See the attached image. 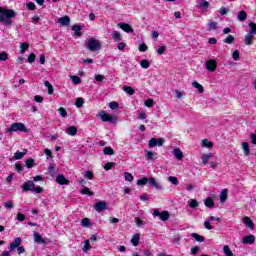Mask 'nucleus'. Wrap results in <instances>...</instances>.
I'll list each match as a JSON object with an SVG mask.
<instances>
[{
  "label": "nucleus",
  "mask_w": 256,
  "mask_h": 256,
  "mask_svg": "<svg viewBox=\"0 0 256 256\" xmlns=\"http://www.w3.org/2000/svg\"><path fill=\"white\" fill-rule=\"evenodd\" d=\"M15 17H17V12H15V10L4 8L0 14V23H4V25L7 26L13 25L11 19H15Z\"/></svg>",
  "instance_id": "obj_1"
},
{
  "label": "nucleus",
  "mask_w": 256,
  "mask_h": 256,
  "mask_svg": "<svg viewBox=\"0 0 256 256\" xmlns=\"http://www.w3.org/2000/svg\"><path fill=\"white\" fill-rule=\"evenodd\" d=\"M89 51H101V42L95 38H90L86 44Z\"/></svg>",
  "instance_id": "obj_2"
},
{
  "label": "nucleus",
  "mask_w": 256,
  "mask_h": 256,
  "mask_svg": "<svg viewBox=\"0 0 256 256\" xmlns=\"http://www.w3.org/2000/svg\"><path fill=\"white\" fill-rule=\"evenodd\" d=\"M17 131H22V133H27L29 130L25 127L23 123H13L10 128L6 129V133H13Z\"/></svg>",
  "instance_id": "obj_3"
},
{
  "label": "nucleus",
  "mask_w": 256,
  "mask_h": 256,
  "mask_svg": "<svg viewBox=\"0 0 256 256\" xmlns=\"http://www.w3.org/2000/svg\"><path fill=\"white\" fill-rule=\"evenodd\" d=\"M97 117H100L101 121H103L104 123H117V117L107 114L105 110L99 112Z\"/></svg>",
  "instance_id": "obj_4"
},
{
  "label": "nucleus",
  "mask_w": 256,
  "mask_h": 256,
  "mask_svg": "<svg viewBox=\"0 0 256 256\" xmlns=\"http://www.w3.org/2000/svg\"><path fill=\"white\" fill-rule=\"evenodd\" d=\"M153 217H159L161 221H168L170 215L167 211L159 212V210L155 209L153 212Z\"/></svg>",
  "instance_id": "obj_5"
},
{
  "label": "nucleus",
  "mask_w": 256,
  "mask_h": 256,
  "mask_svg": "<svg viewBox=\"0 0 256 256\" xmlns=\"http://www.w3.org/2000/svg\"><path fill=\"white\" fill-rule=\"evenodd\" d=\"M209 7H211V4L208 1L196 3V9H200V11H202V13H207Z\"/></svg>",
  "instance_id": "obj_6"
},
{
  "label": "nucleus",
  "mask_w": 256,
  "mask_h": 256,
  "mask_svg": "<svg viewBox=\"0 0 256 256\" xmlns=\"http://www.w3.org/2000/svg\"><path fill=\"white\" fill-rule=\"evenodd\" d=\"M206 69L209 70L211 73L217 71V61H215L214 59L206 61Z\"/></svg>",
  "instance_id": "obj_7"
},
{
  "label": "nucleus",
  "mask_w": 256,
  "mask_h": 256,
  "mask_svg": "<svg viewBox=\"0 0 256 256\" xmlns=\"http://www.w3.org/2000/svg\"><path fill=\"white\" fill-rule=\"evenodd\" d=\"M94 209L98 213H101V211H105V209H107V202L105 201L96 202V204L94 205Z\"/></svg>",
  "instance_id": "obj_8"
},
{
  "label": "nucleus",
  "mask_w": 256,
  "mask_h": 256,
  "mask_svg": "<svg viewBox=\"0 0 256 256\" xmlns=\"http://www.w3.org/2000/svg\"><path fill=\"white\" fill-rule=\"evenodd\" d=\"M23 191H33L35 189V183L33 181H26L22 185Z\"/></svg>",
  "instance_id": "obj_9"
},
{
  "label": "nucleus",
  "mask_w": 256,
  "mask_h": 256,
  "mask_svg": "<svg viewBox=\"0 0 256 256\" xmlns=\"http://www.w3.org/2000/svg\"><path fill=\"white\" fill-rule=\"evenodd\" d=\"M34 243H38V245H45L47 242L43 239L42 236L39 235V232H34Z\"/></svg>",
  "instance_id": "obj_10"
},
{
  "label": "nucleus",
  "mask_w": 256,
  "mask_h": 256,
  "mask_svg": "<svg viewBox=\"0 0 256 256\" xmlns=\"http://www.w3.org/2000/svg\"><path fill=\"white\" fill-rule=\"evenodd\" d=\"M148 183L150 187H154V189H157L158 191H161V189H163V187L159 183H157V180H155V178L153 177L148 179Z\"/></svg>",
  "instance_id": "obj_11"
},
{
  "label": "nucleus",
  "mask_w": 256,
  "mask_h": 256,
  "mask_svg": "<svg viewBox=\"0 0 256 256\" xmlns=\"http://www.w3.org/2000/svg\"><path fill=\"white\" fill-rule=\"evenodd\" d=\"M21 238L18 237L16 238L13 243L10 244L9 246V251L12 252V251H15V249L19 248V245H21Z\"/></svg>",
  "instance_id": "obj_12"
},
{
  "label": "nucleus",
  "mask_w": 256,
  "mask_h": 256,
  "mask_svg": "<svg viewBox=\"0 0 256 256\" xmlns=\"http://www.w3.org/2000/svg\"><path fill=\"white\" fill-rule=\"evenodd\" d=\"M242 243L244 245H253L255 243V236L254 235H248L242 239Z\"/></svg>",
  "instance_id": "obj_13"
},
{
  "label": "nucleus",
  "mask_w": 256,
  "mask_h": 256,
  "mask_svg": "<svg viewBox=\"0 0 256 256\" xmlns=\"http://www.w3.org/2000/svg\"><path fill=\"white\" fill-rule=\"evenodd\" d=\"M118 27H120L122 31H125V33H133V28H131V25L127 23H119Z\"/></svg>",
  "instance_id": "obj_14"
},
{
  "label": "nucleus",
  "mask_w": 256,
  "mask_h": 256,
  "mask_svg": "<svg viewBox=\"0 0 256 256\" xmlns=\"http://www.w3.org/2000/svg\"><path fill=\"white\" fill-rule=\"evenodd\" d=\"M56 182L59 185H69V180L65 178L63 175H58L56 178Z\"/></svg>",
  "instance_id": "obj_15"
},
{
  "label": "nucleus",
  "mask_w": 256,
  "mask_h": 256,
  "mask_svg": "<svg viewBox=\"0 0 256 256\" xmlns=\"http://www.w3.org/2000/svg\"><path fill=\"white\" fill-rule=\"evenodd\" d=\"M58 23H61L63 27H67L71 23V18L69 16H64L59 18Z\"/></svg>",
  "instance_id": "obj_16"
},
{
  "label": "nucleus",
  "mask_w": 256,
  "mask_h": 256,
  "mask_svg": "<svg viewBox=\"0 0 256 256\" xmlns=\"http://www.w3.org/2000/svg\"><path fill=\"white\" fill-rule=\"evenodd\" d=\"M173 155L176 159H178V161H181L183 159V151H181V149L179 148H175L173 150Z\"/></svg>",
  "instance_id": "obj_17"
},
{
  "label": "nucleus",
  "mask_w": 256,
  "mask_h": 256,
  "mask_svg": "<svg viewBox=\"0 0 256 256\" xmlns=\"http://www.w3.org/2000/svg\"><path fill=\"white\" fill-rule=\"evenodd\" d=\"M241 145H242V149H243L245 157H248L249 153H251V149L249 148V143L242 142Z\"/></svg>",
  "instance_id": "obj_18"
},
{
  "label": "nucleus",
  "mask_w": 256,
  "mask_h": 256,
  "mask_svg": "<svg viewBox=\"0 0 256 256\" xmlns=\"http://www.w3.org/2000/svg\"><path fill=\"white\" fill-rule=\"evenodd\" d=\"M66 133L67 135H71L72 137H75V135H77V127L75 126H69L66 129Z\"/></svg>",
  "instance_id": "obj_19"
},
{
  "label": "nucleus",
  "mask_w": 256,
  "mask_h": 256,
  "mask_svg": "<svg viewBox=\"0 0 256 256\" xmlns=\"http://www.w3.org/2000/svg\"><path fill=\"white\" fill-rule=\"evenodd\" d=\"M205 207H208L209 209H213L215 207V201L212 200V198H206L204 200Z\"/></svg>",
  "instance_id": "obj_20"
},
{
  "label": "nucleus",
  "mask_w": 256,
  "mask_h": 256,
  "mask_svg": "<svg viewBox=\"0 0 256 256\" xmlns=\"http://www.w3.org/2000/svg\"><path fill=\"white\" fill-rule=\"evenodd\" d=\"M81 195H88L89 197H93L95 195V193H93V191H91L89 188L84 187L80 190Z\"/></svg>",
  "instance_id": "obj_21"
},
{
  "label": "nucleus",
  "mask_w": 256,
  "mask_h": 256,
  "mask_svg": "<svg viewBox=\"0 0 256 256\" xmlns=\"http://www.w3.org/2000/svg\"><path fill=\"white\" fill-rule=\"evenodd\" d=\"M25 155H27V149H24L23 152L17 151V152L14 154L13 159H16V160L23 159V157H25Z\"/></svg>",
  "instance_id": "obj_22"
},
{
  "label": "nucleus",
  "mask_w": 256,
  "mask_h": 256,
  "mask_svg": "<svg viewBox=\"0 0 256 256\" xmlns=\"http://www.w3.org/2000/svg\"><path fill=\"white\" fill-rule=\"evenodd\" d=\"M242 221H243L244 225L249 227V229H253V220H251V218L245 216Z\"/></svg>",
  "instance_id": "obj_23"
},
{
  "label": "nucleus",
  "mask_w": 256,
  "mask_h": 256,
  "mask_svg": "<svg viewBox=\"0 0 256 256\" xmlns=\"http://www.w3.org/2000/svg\"><path fill=\"white\" fill-rule=\"evenodd\" d=\"M145 153H146L145 157H146L147 161H153V159H155V156L157 155V154H155V152H152L149 150H146Z\"/></svg>",
  "instance_id": "obj_24"
},
{
  "label": "nucleus",
  "mask_w": 256,
  "mask_h": 256,
  "mask_svg": "<svg viewBox=\"0 0 256 256\" xmlns=\"http://www.w3.org/2000/svg\"><path fill=\"white\" fill-rule=\"evenodd\" d=\"M245 45H253V34L248 33L245 36Z\"/></svg>",
  "instance_id": "obj_25"
},
{
  "label": "nucleus",
  "mask_w": 256,
  "mask_h": 256,
  "mask_svg": "<svg viewBox=\"0 0 256 256\" xmlns=\"http://www.w3.org/2000/svg\"><path fill=\"white\" fill-rule=\"evenodd\" d=\"M248 26H249V33H250V35H256V24L253 23V22H250L248 24Z\"/></svg>",
  "instance_id": "obj_26"
},
{
  "label": "nucleus",
  "mask_w": 256,
  "mask_h": 256,
  "mask_svg": "<svg viewBox=\"0 0 256 256\" xmlns=\"http://www.w3.org/2000/svg\"><path fill=\"white\" fill-rule=\"evenodd\" d=\"M238 20L239 21H246L247 20V12H245V10H242L238 13Z\"/></svg>",
  "instance_id": "obj_27"
},
{
  "label": "nucleus",
  "mask_w": 256,
  "mask_h": 256,
  "mask_svg": "<svg viewBox=\"0 0 256 256\" xmlns=\"http://www.w3.org/2000/svg\"><path fill=\"white\" fill-rule=\"evenodd\" d=\"M123 91H125L127 95H135V90L131 86H124Z\"/></svg>",
  "instance_id": "obj_28"
},
{
  "label": "nucleus",
  "mask_w": 256,
  "mask_h": 256,
  "mask_svg": "<svg viewBox=\"0 0 256 256\" xmlns=\"http://www.w3.org/2000/svg\"><path fill=\"white\" fill-rule=\"evenodd\" d=\"M188 205L191 207V209H196V207H199V202H197L195 199H190L188 201Z\"/></svg>",
  "instance_id": "obj_29"
},
{
  "label": "nucleus",
  "mask_w": 256,
  "mask_h": 256,
  "mask_svg": "<svg viewBox=\"0 0 256 256\" xmlns=\"http://www.w3.org/2000/svg\"><path fill=\"white\" fill-rule=\"evenodd\" d=\"M192 237H193V239L198 241V243H203V241H205V237H203L197 233H192Z\"/></svg>",
  "instance_id": "obj_30"
},
{
  "label": "nucleus",
  "mask_w": 256,
  "mask_h": 256,
  "mask_svg": "<svg viewBox=\"0 0 256 256\" xmlns=\"http://www.w3.org/2000/svg\"><path fill=\"white\" fill-rule=\"evenodd\" d=\"M192 86L195 87V89H197L200 93H203L205 91L203 86L201 84H199L197 81H194L192 83Z\"/></svg>",
  "instance_id": "obj_31"
},
{
  "label": "nucleus",
  "mask_w": 256,
  "mask_h": 256,
  "mask_svg": "<svg viewBox=\"0 0 256 256\" xmlns=\"http://www.w3.org/2000/svg\"><path fill=\"white\" fill-rule=\"evenodd\" d=\"M235 41V37L233 35H228L224 40L223 43H227V45H231Z\"/></svg>",
  "instance_id": "obj_32"
},
{
  "label": "nucleus",
  "mask_w": 256,
  "mask_h": 256,
  "mask_svg": "<svg viewBox=\"0 0 256 256\" xmlns=\"http://www.w3.org/2000/svg\"><path fill=\"white\" fill-rule=\"evenodd\" d=\"M139 239H140L139 234H136L132 237L131 243L132 245H134V247H137V245H139Z\"/></svg>",
  "instance_id": "obj_33"
},
{
  "label": "nucleus",
  "mask_w": 256,
  "mask_h": 256,
  "mask_svg": "<svg viewBox=\"0 0 256 256\" xmlns=\"http://www.w3.org/2000/svg\"><path fill=\"white\" fill-rule=\"evenodd\" d=\"M220 201L221 203H225V201H227V189L222 190L220 193Z\"/></svg>",
  "instance_id": "obj_34"
},
{
  "label": "nucleus",
  "mask_w": 256,
  "mask_h": 256,
  "mask_svg": "<svg viewBox=\"0 0 256 256\" xmlns=\"http://www.w3.org/2000/svg\"><path fill=\"white\" fill-rule=\"evenodd\" d=\"M89 249H91V242L89 240H85L82 251L84 253H87V251H89Z\"/></svg>",
  "instance_id": "obj_35"
},
{
  "label": "nucleus",
  "mask_w": 256,
  "mask_h": 256,
  "mask_svg": "<svg viewBox=\"0 0 256 256\" xmlns=\"http://www.w3.org/2000/svg\"><path fill=\"white\" fill-rule=\"evenodd\" d=\"M103 153L104 155H115V150L111 147H105Z\"/></svg>",
  "instance_id": "obj_36"
},
{
  "label": "nucleus",
  "mask_w": 256,
  "mask_h": 256,
  "mask_svg": "<svg viewBox=\"0 0 256 256\" xmlns=\"http://www.w3.org/2000/svg\"><path fill=\"white\" fill-rule=\"evenodd\" d=\"M29 49V45L27 43H20V53L23 55L25 51Z\"/></svg>",
  "instance_id": "obj_37"
},
{
  "label": "nucleus",
  "mask_w": 256,
  "mask_h": 256,
  "mask_svg": "<svg viewBox=\"0 0 256 256\" xmlns=\"http://www.w3.org/2000/svg\"><path fill=\"white\" fill-rule=\"evenodd\" d=\"M213 157V155L211 154H204L202 155V161L204 163V165H207V163H209V160Z\"/></svg>",
  "instance_id": "obj_38"
},
{
  "label": "nucleus",
  "mask_w": 256,
  "mask_h": 256,
  "mask_svg": "<svg viewBox=\"0 0 256 256\" xmlns=\"http://www.w3.org/2000/svg\"><path fill=\"white\" fill-rule=\"evenodd\" d=\"M223 251L226 256H233V252L231 251V248L228 245H225L223 247Z\"/></svg>",
  "instance_id": "obj_39"
},
{
  "label": "nucleus",
  "mask_w": 256,
  "mask_h": 256,
  "mask_svg": "<svg viewBox=\"0 0 256 256\" xmlns=\"http://www.w3.org/2000/svg\"><path fill=\"white\" fill-rule=\"evenodd\" d=\"M202 147H207L208 149L213 147V142L207 140V139H204L202 140Z\"/></svg>",
  "instance_id": "obj_40"
},
{
  "label": "nucleus",
  "mask_w": 256,
  "mask_h": 256,
  "mask_svg": "<svg viewBox=\"0 0 256 256\" xmlns=\"http://www.w3.org/2000/svg\"><path fill=\"white\" fill-rule=\"evenodd\" d=\"M72 31H74L75 35H77V36L81 35V26L73 25L72 26Z\"/></svg>",
  "instance_id": "obj_41"
},
{
  "label": "nucleus",
  "mask_w": 256,
  "mask_h": 256,
  "mask_svg": "<svg viewBox=\"0 0 256 256\" xmlns=\"http://www.w3.org/2000/svg\"><path fill=\"white\" fill-rule=\"evenodd\" d=\"M168 181L172 183V185H179V179L175 176L168 177Z\"/></svg>",
  "instance_id": "obj_42"
},
{
  "label": "nucleus",
  "mask_w": 256,
  "mask_h": 256,
  "mask_svg": "<svg viewBox=\"0 0 256 256\" xmlns=\"http://www.w3.org/2000/svg\"><path fill=\"white\" fill-rule=\"evenodd\" d=\"M140 67H142V69H149V60L147 59L141 60Z\"/></svg>",
  "instance_id": "obj_43"
},
{
  "label": "nucleus",
  "mask_w": 256,
  "mask_h": 256,
  "mask_svg": "<svg viewBox=\"0 0 256 256\" xmlns=\"http://www.w3.org/2000/svg\"><path fill=\"white\" fill-rule=\"evenodd\" d=\"M149 183V178L143 177L140 180H137V185H147Z\"/></svg>",
  "instance_id": "obj_44"
},
{
  "label": "nucleus",
  "mask_w": 256,
  "mask_h": 256,
  "mask_svg": "<svg viewBox=\"0 0 256 256\" xmlns=\"http://www.w3.org/2000/svg\"><path fill=\"white\" fill-rule=\"evenodd\" d=\"M70 79L74 85H79V83H81V78L78 76H70Z\"/></svg>",
  "instance_id": "obj_45"
},
{
  "label": "nucleus",
  "mask_w": 256,
  "mask_h": 256,
  "mask_svg": "<svg viewBox=\"0 0 256 256\" xmlns=\"http://www.w3.org/2000/svg\"><path fill=\"white\" fill-rule=\"evenodd\" d=\"M26 166L28 167V169H31V167L35 166V160H33L32 158L27 159Z\"/></svg>",
  "instance_id": "obj_46"
},
{
  "label": "nucleus",
  "mask_w": 256,
  "mask_h": 256,
  "mask_svg": "<svg viewBox=\"0 0 256 256\" xmlns=\"http://www.w3.org/2000/svg\"><path fill=\"white\" fill-rule=\"evenodd\" d=\"M113 167H115V162H108V163H106V164L104 165V169H105L106 171H109V170L113 169Z\"/></svg>",
  "instance_id": "obj_47"
},
{
  "label": "nucleus",
  "mask_w": 256,
  "mask_h": 256,
  "mask_svg": "<svg viewBox=\"0 0 256 256\" xmlns=\"http://www.w3.org/2000/svg\"><path fill=\"white\" fill-rule=\"evenodd\" d=\"M124 178L126 181H129V183H131V181H133L134 177H133V174L129 173V172H126L124 174Z\"/></svg>",
  "instance_id": "obj_48"
},
{
  "label": "nucleus",
  "mask_w": 256,
  "mask_h": 256,
  "mask_svg": "<svg viewBox=\"0 0 256 256\" xmlns=\"http://www.w3.org/2000/svg\"><path fill=\"white\" fill-rule=\"evenodd\" d=\"M112 39H114V41H121V33L115 31L112 35Z\"/></svg>",
  "instance_id": "obj_49"
},
{
  "label": "nucleus",
  "mask_w": 256,
  "mask_h": 256,
  "mask_svg": "<svg viewBox=\"0 0 256 256\" xmlns=\"http://www.w3.org/2000/svg\"><path fill=\"white\" fill-rule=\"evenodd\" d=\"M148 146L151 147V148L157 147V140H156V138H151L149 140Z\"/></svg>",
  "instance_id": "obj_50"
},
{
  "label": "nucleus",
  "mask_w": 256,
  "mask_h": 256,
  "mask_svg": "<svg viewBox=\"0 0 256 256\" xmlns=\"http://www.w3.org/2000/svg\"><path fill=\"white\" fill-rule=\"evenodd\" d=\"M90 223H91V221L89 220V218H84L81 221L82 227H89Z\"/></svg>",
  "instance_id": "obj_51"
},
{
  "label": "nucleus",
  "mask_w": 256,
  "mask_h": 256,
  "mask_svg": "<svg viewBox=\"0 0 256 256\" xmlns=\"http://www.w3.org/2000/svg\"><path fill=\"white\" fill-rule=\"evenodd\" d=\"M59 115H61L63 118L67 117V110H65V108L60 107L58 109Z\"/></svg>",
  "instance_id": "obj_52"
},
{
  "label": "nucleus",
  "mask_w": 256,
  "mask_h": 256,
  "mask_svg": "<svg viewBox=\"0 0 256 256\" xmlns=\"http://www.w3.org/2000/svg\"><path fill=\"white\" fill-rule=\"evenodd\" d=\"M9 59V54L7 52L0 53V61H7Z\"/></svg>",
  "instance_id": "obj_53"
},
{
  "label": "nucleus",
  "mask_w": 256,
  "mask_h": 256,
  "mask_svg": "<svg viewBox=\"0 0 256 256\" xmlns=\"http://www.w3.org/2000/svg\"><path fill=\"white\" fill-rule=\"evenodd\" d=\"M109 107L112 110L119 109V103H117L116 101L110 102Z\"/></svg>",
  "instance_id": "obj_54"
},
{
  "label": "nucleus",
  "mask_w": 256,
  "mask_h": 256,
  "mask_svg": "<svg viewBox=\"0 0 256 256\" xmlns=\"http://www.w3.org/2000/svg\"><path fill=\"white\" fill-rule=\"evenodd\" d=\"M84 103H85V102L83 101V98H78V99L76 100L75 105H76V107L81 108V107H83V104H84Z\"/></svg>",
  "instance_id": "obj_55"
},
{
  "label": "nucleus",
  "mask_w": 256,
  "mask_h": 256,
  "mask_svg": "<svg viewBox=\"0 0 256 256\" xmlns=\"http://www.w3.org/2000/svg\"><path fill=\"white\" fill-rule=\"evenodd\" d=\"M105 79V76L101 75V74H97L95 76V80L98 82V83H103V80Z\"/></svg>",
  "instance_id": "obj_56"
},
{
  "label": "nucleus",
  "mask_w": 256,
  "mask_h": 256,
  "mask_svg": "<svg viewBox=\"0 0 256 256\" xmlns=\"http://www.w3.org/2000/svg\"><path fill=\"white\" fill-rule=\"evenodd\" d=\"M165 51H167V47H165V46H160V47L157 49L158 55H163V53H165Z\"/></svg>",
  "instance_id": "obj_57"
},
{
  "label": "nucleus",
  "mask_w": 256,
  "mask_h": 256,
  "mask_svg": "<svg viewBox=\"0 0 256 256\" xmlns=\"http://www.w3.org/2000/svg\"><path fill=\"white\" fill-rule=\"evenodd\" d=\"M84 177H85L86 179L92 180L93 177H94V175H93V173H92L91 171H86V172L84 173Z\"/></svg>",
  "instance_id": "obj_58"
},
{
  "label": "nucleus",
  "mask_w": 256,
  "mask_h": 256,
  "mask_svg": "<svg viewBox=\"0 0 256 256\" xmlns=\"http://www.w3.org/2000/svg\"><path fill=\"white\" fill-rule=\"evenodd\" d=\"M204 227H205V229H208V231H211V229H213V226L211 225V222L208 221V220H206L204 222Z\"/></svg>",
  "instance_id": "obj_59"
},
{
  "label": "nucleus",
  "mask_w": 256,
  "mask_h": 256,
  "mask_svg": "<svg viewBox=\"0 0 256 256\" xmlns=\"http://www.w3.org/2000/svg\"><path fill=\"white\" fill-rule=\"evenodd\" d=\"M135 223L137 227H143V225H145V223L143 222V220H141V218H135Z\"/></svg>",
  "instance_id": "obj_60"
},
{
  "label": "nucleus",
  "mask_w": 256,
  "mask_h": 256,
  "mask_svg": "<svg viewBox=\"0 0 256 256\" xmlns=\"http://www.w3.org/2000/svg\"><path fill=\"white\" fill-rule=\"evenodd\" d=\"M234 61H239V50H235L232 54Z\"/></svg>",
  "instance_id": "obj_61"
},
{
  "label": "nucleus",
  "mask_w": 256,
  "mask_h": 256,
  "mask_svg": "<svg viewBox=\"0 0 256 256\" xmlns=\"http://www.w3.org/2000/svg\"><path fill=\"white\" fill-rule=\"evenodd\" d=\"M28 63H35V54L32 53L28 56Z\"/></svg>",
  "instance_id": "obj_62"
},
{
  "label": "nucleus",
  "mask_w": 256,
  "mask_h": 256,
  "mask_svg": "<svg viewBox=\"0 0 256 256\" xmlns=\"http://www.w3.org/2000/svg\"><path fill=\"white\" fill-rule=\"evenodd\" d=\"M209 29L215 30L217 29V22H210L208 24Z\"/></svg>",
  "instance_id": "obj_63"
},
{
  "label": "nucleus",
  "mask_w": 256,
  "mask_h": 256,
  "mask_svg": "<svg viewBox=\"0 0 256 256\" xmlns=\"http://www.w3.org/2000/svg\"><path fill=\"white\" fill-rule=\"evenodd\" d=\"M144 103L146 107H153V99H147Z\"/></svg>",
  "instance_id": "obj_64"
}]
</instances>
